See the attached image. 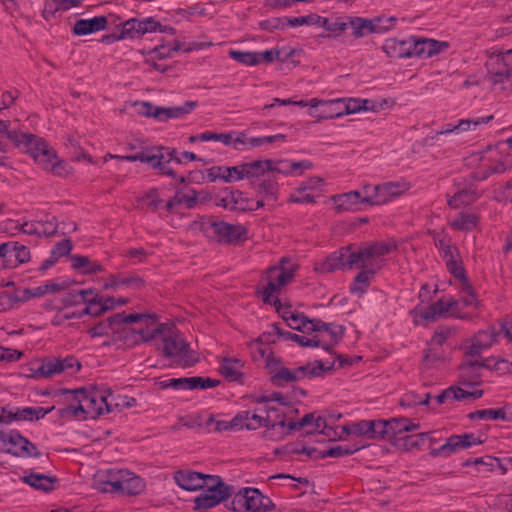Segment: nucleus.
I'll use <instances>...</instances> for the list:
<instances>
[{"mask_svg":"<svg viewBox=\"0 0 512 512\" xmlns=\"http://www.w3.org/2000/svg\"><path fill=\"white\" fill-rule=\"evenodd\" d=\"M219 384L218 380L209 377H182L159 380L155 383L159 389L165 390L172 388L175 390H193V389H206L213 388Z\"/></svg>","mask_w":512,"mask_h":512,"instance_id":"13","label":"nucleus"},{"mask_svg":"<svg viewBox=\"0 0 512 512\" xmlns=\"http://www.w3.org/2000/svg\"><path fill=\"white\" fill-rule=\"evenodd\" d=\"M459 304L460 302L453 297L441 298L426 307L417 305L410 314L416 326L433 323L439 319H467V314L461 313Z\"/></svg>","mask_w":512,"mask_h":512,"instance_id":"5","label":"nucleus"},{"mask_svg":"<svg viewBox=\"0 0 512 512\" xmlns=\"http://www.w3.org/2000/svg\"><path fill=\"white\" fill-rule=\"evenodd\" d=\"M173 479L176 484L184 490L196 491L201 488L204 483L203 473H199L190 469L177 470Z\"/></svg>","mask_w":512,"mask_h":512,"instance_id":"26","label":"nucleus"},{"mask_svg":"<svg viewBox=\"0 0 512 512\" xmlns=\"http://www.w3.org/2000/svg\"><path fill=\"white\" fill-rule=\"evenodd\" d=\"M375 275L372 271L361 269L349 286V292L352 295L362 296L368 290Z\"/></svg>","mask_w":512,"mask_h":512,"instance_id":"41","label":"nucleus"},{"mask_svg":"<svg viewBox=\"0 0 512 512\" xmlns=\"http://www.w3.org/2000/svg\"><path fill=\"white\" fill-rule=\"evenodd\" d=\"M61 368L60 358H45L35 370L34 377L51 378L55 375L62 374Z\"/></svg>","mask_w":512,"mask_h":512,"instance_id":"44","label":"nucleus"},{"mask_svg":"<svg viewBox=\"0 0 512 512\" xmlns=\"http://www.w3.org/2000/svg\"><path fill=\"white\" fill-rule=\"evenodd\" d=\"M87 294H93V289H83L77 292L69 293L62 302L64 306L76 305L81 302L87 306L83 309V315L100 316L105 313V308L99 297L87 298Z\"/></svg>","mask_w":512,"mask_h":512,"instance_id":"19","label":"nucleus"},{"mask_svg":"<svg viewBox=\"0 0 512 512\" xmlns=\"http://www.w3.org/2000/svg\"><path fill=\"white\" fill-rule=\"evenodd\" d=\"M444 362V353L440 347L431 346L428 343V349L423 356V365L430 369Z\"/></svg>","mask_w":512,"mask_h":512,"instance_id":"55","label":"nucleus"},{"mask_svg":"<svg viewBox=\"0 0 512 512\" xmlns=\"http://www.w3.org/2000/svg\"><path fill=\"white\" fill-rule=\"evenodd\" d=\"M468 418L470 420H476V419H480V420L502 419V420H505L506 413L503 408H498V409L489 408V409H483V410H477L474 412H470L468 414Z\"/></svg>","mask_w":512,"mask_h":512,"instance_id":"58","label":"nucleus"},{"mask_svg":"<svg viewBox=\"0 0 512 512\" xmlns=\"http://www.w3.org/2000/svg\"><path fill=\"white\" fill-rule=\"evenodd\" d=\"M492 119H493V115H488L485 117H478V118L471 119V120L470 119H462L456 125H453L451 123L446 124L441 131L437 132V134L440 135V134H448V133H452V132L458 133V132L468 131L471 129L472 126L475 129L477 126H479L481 124H486V123L490 122Z\"/></svg>","mask_w":512,"mask_h":512,"instance_id":"37","label":"nucleus"},{"mask_svg":"<svg viewBox=\"0 0 512 512\" xmlns=\"http://www.w3.org/2000/svg\"><path fill=\"white\" fill-rule=\"evenodd\" d=\"M483 390L481 389H475L473 391L466 390L462 387L458 386H450L449 388L445 389L442 393H440L437 396V402L439 404H444L449 401H460V400H466V399H479L483 396Z\"/></svg>","mask_w":512,"mask_h":512,"instance_id":"25","label":"nucleus"},{"mask_svg":"<svg viewBox=\"0 0 512 512\" xmlns=\"http://www.w3.org/2000/svg\"><path fill=\"white\" fill-rule=\"evenodd\" d=\"M323 434L326 437H335L337 435L333 427L329 426V422L326 417L315 414V422L313 428L307 431V434Z\"/></svg>","mask_w":512,"mask_h":512,"instance_id":"60","label":"nucleus"},{"mask_svg":"<svg viewBox=\"0 0 512 512\" xmlns=\"http://www.w3.org/2000/svg\"><path fill=\"white\" fill-rule=\"evenodd\" d=\"M351 246L343 247L330 254L322 263L315 267L320 273H331L339 269H348Z\"/></svg>","mask_w":512,"mask_h":512,"instance_id":"22","label":"nucleus"},{"mask_svg":"<svg viewBox=\"0 0 512 512\" xmlns=\"http://www.w3.org/2000/svg\"><path fill=\"white\" fill-rule=\"evenodd\" d=\"M339 211H356L360 204H367L359 191H350L334 198Z\"/></svg>","mask_w":512,"mask_h":512,"instance_id":"32","label":"nucleus"},{"mask_svg":"<svg viewBox=\"0 0 512 512\" xmlns=\"http://www.w3.org/2000/svg\"><path fill=\"white\" fill-rule=\"evenodd\" d=\"M316 347L331 351L342 339L344 330L341 326L333 328L330 324L316 319L315 330L313 331Z\"/></svg>","mask_w":512,"mask_h":512,"instance_id":"16","label":"nucleus"},{"mask_svg":"<svg viewBox=\"0 0 512 512\" xmlns=\"http://www.w3.org/2000/svg\"><path fill=\"white\" fill-rule=\"evenodd\" d=\"M118 469H106L100 470L96 473L93 479V487L102 493L117 494V482Z\"/></svg>","mask_w":512,"mask_h":512,"instance_id":"27","label":"nucleus"},{"mask_svg":"<svg viewBox=\"0 0 512 512\" xmlns=\"http://www.w3.org/2000/svg\"><path fill=\"white\" fill-rule=\"evenodd\" d=\"M428 439H430V433L425 432L404 435L398 438L397 445L405 451H411L422 447Z\"/></svg>","mask_w":512,"mask_h":512,"instance_id":"49","label":"nucleus"},{"mask_svg":"<svg viewBox=\"0 0 512 512\" xmlns=\"http://www.w3.org/2000/svg\"><path fill=\"white\" fill-rule=\"evenodd\" d=\"M332 367L325 368L322 361L315 360L307 362L293 370L282 367L273 376L272 380L278 385L285 383L295 382L304 378H313L321 376L326 370H331Z\"/></svg>","mask_w":512,"mask_h":512,"instance_id":"12","label":"nucleus"},{"mask_svg":"<svg viewBox=\"0 0 512 512\" xmlns=\"http://www.w3.org/2000/svg\"><path fill=\"white\" fill-rule=\"evenodd\" d=\"M442 46L447 47V44L433 39H420L414 41V47L411 53L412 56L416 55L418 57L428 58L439 53Z\"/></svg>","mask_w":512,"mask_h":512,"instance_id":"35","label":"nucleus"},{"mask_svg":"<svg viewBox=\"0 0 512 512\" xmlns=\"http://www.w3.org/2000/svg\"><path fill=\"white\" fill-rule=\"evenodd\" d=\"M210 227L220 243L234 244L247 238V229L241 224H230L220 220L212 221Z\"/></svg>","mask_w":512,"mask_h":512,"instance_id":"17","label":"nucleus"},{"mask_svg":"<svg viewBox=\"0 0 512 512\" xmlns=\"http://www.w3.org/2000/svg\"><path fill=\"white\" fill-rule=\"evenodd\" d=\"M342 102H343L342 105L334 106L333 110L325 111V112L317 115V118L318 119L339 118L343 115L353 114V113L359 112L363 109L358 100L350 99L347 102H344L342 100ZM310 115L316 117V115H313L312 113H310Z\"/></svg>","mask_w":512,"mask_h":512,"instance_id":"33","label":"nucleus"},{"mask_svg":"<svg viewBox=\"0 0 512 512\" xmlns=\"http://www.w3.org/2000/svg\"><path fill=\"white\" fill-rule=\"evenodd\" d=\"M272 330L274 333L279 335L284 340H290V341L296 342L297 344H299L302 347H316V344L314 343L315 342L314 334L311 337L304 336V335H298V334L292 333L290 331L282 330L278 324H273Z\"/></svg>","mask_w":512,"mask_h":512,"instance_id":"51","label":"nucleus"},{"mask_svg":"<svg viewBox=\"0 0 512 512\" xmlns=\"http://www.w3.org/2000/svg\"><path fill=\"white\" fill-rule=\"evenodd\" d=\"M230 496H227L223 491L215 493L203 492L198 495L194 500L195 510H207L215 507L220 502L225 501Z\"/></svg>","mask_w":512,"mask_h":512,"instance_id":"39","label":"nucleus"},{"mask_svg":"<svg viewBox=\"0 0 512 512\" xmlns=\"http://www.w3.org/2000/svg\"><path fill=\"white\" fill-rule=\"evenodd\" d=\"M502 67L491 75L493 85H500V89L512 91V50L506 51L499 58Z\"/></svg>","mask_w":512,"mask_h":512,"instance_id":"21","label":"nucleus"},{"mask_svg":"<svg viewBox=\"0 0 512 512\" xmlns=\"http://www.w3.org/2000/svg\"><path fill=\"white\" fill-rule=\"evenodd\" d=\"M379 420H360L341 427L342 433L346 435H355L366 437L368 439H379L378 429Z\"/></svg>","mask_w":512,"mask_h":512,"instance_id":"23","label":"nucleus"},{"mask_svg":"<svg viewBox=\"0 0 512 512\" xmlns=\"http://www.w3.org/2000/svg\"><path fill=\"white\" fill-rule=\"evenodd\" d=\"M257 192L263 198L275 201L277 199L278 184L274 179H265L257 186Z\"/></svg>","mask_w":512,"mask_h":512,"instance_id":"62","label":"nucleus"},{"mask_svg":"<svg viewBox=\"0 0 512 512\" xmlns=\"http://www.w3.org/2000/svg\"><path fill=\"white\" fill-rule=\"evenodd\" d=\"M483 441L473 433H464L461 435H451L446 442L437 449H433L430 454L433 457H449L455 452L467 449L473 445L482 444Z\"/></svg>","mask_w":512,"mask_h":512,"instance_id":"15","label":"nucleus"},{"mask_svg":"<svg viewBox=\"0 0 512 512\" xmlns=\"http://www.w3.org/2000/svg\"><path fill=\"white\" fill-rule=\"evenodd\" d=\"M65 393L71 394L76 402H80L84 419H96L104 413L112 412L113 406H120L119 403H113V394L109 388H80L73 391L66 390Z\"/></svg>","mask_w":512,"mask_h":512,"instance_id":"3","label":"nucleus"},{"mask_svg":"<svg viewBox=\"0 0 512 512\" xmlns=\"http://www.w3.org/2000/svg\"><path fill=\"white\" fill-rule=\"evenodd\" d=\"M69 395V403L63 407L58 409V415L60 418H79L82 417L84 419L83 407L80 402H76L71 394Z\"/></svg>","mask_w":512,"mask_h":512,"instance_id":"59","label":"nucleus"},{"mask_svg":"<svg viewBox=\"0 0 512 512\" xmlns=\"http://www.w3.org/2000/svg\"><path fill=\"white\" fill-rule=\"evenodd\" d=\"M419 423H413L407 418H391L389 420H379L378 429L380 434L379 439H386L390 442L398 443V438L403 433L417 430Z\"/></svg>","mask_w":512,"mask_h":512,"instance_id":"14","label":"nucleus"},{"mask_svg":"<svg viewBox=\"0 0 512 512\" xmlns=\"http://www.w3.org/2000/svg\"><path fill=\"white\" fill-rule=\"evenodd\" d=\"M108 24L105 16H96L92 19H79L75 22L73 33L75 35H87L104 30Z\"/></svg>","mask_w":512,"mask_h":512,"instance_id":"30","label":"nucleus"},{"mask_svg":"<svg viewBox=\"0 0 512 512\" xmlns=\"http://www.w3.org/2000/svg\"><path fill=\"white\" fill-rule=\"evenodd\" d=\"M362 448V446H349V445H337L334 447H331L327 451L321 453L320 457H344L348 455H352L353 453L359 451Z\"/></svg>","mask_w":512,"mask_h":512,"instance_id":"64","label":"nucleus"},{"mask_svg":"<svg viewBox=\"0 0 512 512\" xmlns=\"http://www.w3.org/2000/svg\"><path fill=\"white\" fill-rule=\"evenodd\" d=\"M457 192L448 199V205L452 208H459L473 203L480 197L481 192L472 184L459 182Z\"/></svg>","mask_w":512,"mask_h":512,"instance_id":"24","label":"nucleus"},{"mask_svg":"<svg viewBox=\"0 0 512 512\" xmlns=\"http://www.w3.org/2000/svg\"><path fill=\"white\" fill-rule=\"evenodd\" d=\"M348 27L353 29V35L356 38H361L367 34L373 33V31H379L382 28L377 26V21L371 22V19L361 17H349Z\"/></svg>","mask_w":512,"mask_h":512,"instance_id":"38","label":"nucleus"},{"mask_svg":"<svg viewBox=\"0 0 512 512\" xmlns=\"http://www.w3.org/2000/svg\"><path fill=\"white\" fill-rule=\"evenodd\" d=\"M457 333V326L440 325L432 335L430 345L441 348L448 340L456 337Z\"/></svg>","mask_w":512,"mask_h":512,"instance_id":"50","label":"nucleus"},{"mask_svg":"<svg viewBox=\"0 0 512 512\" xmlns=\"http://www.w3.org/2000/svg\"><path fill=\"white\" fill-rule=\"evenodd\" d=\"M271 165V160H256L244 163L245 179H252L262 176L267 171V166Z\"/></svg>","mask_w":512,"mask_h":512,"instance_id":"57","label":"nucleus"},{"mask_svg":"<svg viewBox=\"0 0 512 512\" xmlns=\"http://www.w3.org/2000/svg\"><path fill=\"white\" fill-rule=\"evenodd\" d=\"M231 211H253V200L244 195L242 191L229 188Z\"/></svg>","mask_w":512,"mask_h":512,"instance_id":"48","label":"nucleus"},{"mask_svg":"<svg viewBox=\"0 0 512 512\" xmlns=\"http://www.w3.org/2000/svg\"><path fill=\"white\" fill-rule=\"evenodd\" d=\"M273 400L286 404L283 395L280 393H273L271 397L264 395L253 397V402L263 404L264 407L239 411L234 416V426H238L239 430H257L267 425L270 421V414L277 412V408L270 405Z\"/></svg>","mask_w":512,"mask_h":512,"instance_id":"6","label":"nucleus"},{"mask_svg":"<svg viewBox=\"0 0 512 512\" xmlns=\"http://www.w3.org/2000/svg\"><path fill=\"white\" fill-rule=\"evenodd\" d=\"M229 56L236 62L246 66L259 65V60L257 59L256 52L230 50Z\"/></svg>","mask_w":512,"mask_h":512,"instance_id":"63","label":"nucleus"},{"mask_svg":"<svg viewBox=\"0 0 512 512\" xmlns=\"http://www.w3.org/2000/svg\"><path fill=\"white\" fill-rule=\"evenodd\" d=\"M72 268L81 270L84 274H96L103 272V266L97 261H91L87 256L74 255L71 258Z\"/></svg>","mask_w":512,"mask_h":512,"instance_id":"47","label":"nucleus"},{"mask_svg":"<svg viewBox=\"0 0 512 512\" xmlns=\"http://www.w3.org/2000/svg\"><path fill=\"white\" fill-rule=\"evenodd\" d=\"M288 319H290V321L287 323V325L291 329L303 333H313L315 330L316 319H309L303 313L297 312L295 315H290Z\"/></svg>","mask_w":512,"mask_h":512,"instance_id":"52","label":"nucleus"},{"mask_svg":"<svg viewBox=\"0 0 512 512\" xmlns=\"http://www.w3.org/2000/svg\"><path fill=\"white\" fill-rule=\"evenodd\" d=\"M263 427H265L263 437L270 441H280L294 430L292 422L287 423L284 415L278 410L276 413L270 414L269 423Z\"/></svg>","mask_w":512,"mask_h":512,"instance_id":"20","label":"nucleus"},{"mask_svg":"<svg viewBox=\"0 0 512 512\" xmlns=\"http://www.w3.org/2000/svg\"><path fill=\"white\" fill-rule=\"evenodd\" d=\"M448 271L461 282V288L470 289V282L466 276L462 260L459 258L446 263Z\"/></svg>","mask_w":512,"mask_h":512,"instance_id":"56","label":"nucleus"},{"mask_svg":"<svg viewBox=\"0 0 512 512\" xmlns=\"http://www.w3.org/2000/svg\"><path fill=\"white\" fill-rule=\"evenodd\" d=\"M227 507L235 512H266L274 508L271 499L264 496L256 488H242L227 504Z\"/></svg>","mask_w":512,"mask_h":512,"instance_id":"8","label":"nucleus"},{"mask_svg":"<svg viewBox=\"0 0 512 512\" xmlns=\"http://www.w3.org/2000/svg\"><path fill=\"white\" fill-rule=\"evenodd\" d=\"M117 494L126 496L141 495L146 489V482L143 478L127 469H118Z\"/></svg>","mask_w":512,"mask_h":512,"instance_id":"18","label":"nucleus"},{"mask_svg":"<svg viewBox=\"0 0 512 512\" xmlns=\"http://www.w3.org/2000/svg\"><path fill=\"white\" fill-rule=\"evenodd\" d=\"M243 362L236 358H223L220 365L221 374L231 380L237 381L242 377Z\"/></svg>","mask_w":512,"mask_h":512,"instance_id":"42","label":"nucleus"},{"mask_svg":"<svg viewBox=\"0 0 512 512\" xmlns=\"http://www.w3.org/2000/svg\"><path fill=\"white\" fill-rule=\"evenodd\" d=\"M479 217L474 213L461 212L452 221L451 227L459 231H470L478 224Z\"/></svg>","mask_w":512,"mask_h":512,"instance_id":"53","label":"nucleus"},{"mask_svg":"<svg viewBox=\"0 0 512 512\" xmlns=\"http://www.w3.org/2000/svg\"><path fill=\"white\" fill-rule=\"evenodd\" d=\"M8 262L5 268H14L19 264L26 263L30 260V250L25 245L18 242H7Z\"/></svg>","mask_w":512,"mask_h":512,"instance_id":"31","label":"nucleus"},{"mask_svg":"<svg viewBox=\"0 0 512 512\" xmlns=\"http://www.w3.org/2000/svg\"><path fill=\"white\" fill-rule=\"evenodd\" d=\"M119 286H129L133 288H141L144 286V280L139 277L138 275H132V276H122L120 274L118 275H111L108 278V282L105 284V289H114Z\"/></svg>","mask_w":512,"mask_h":512,"instance_id":"46","label":"nucleus"},{"mask_svg":"<svg viewBox=\"0 0 512 512\" xmlns=\"http://www.w3.org/2000/svg\"><path fill=\"white\" fill-rule=\"evenodd\" d=\"M22 481L36 490L50 492L55 489L57 478L39 473H30L23 476Z\"/></svg>","mask_w":512,"mask_h":512,"instance_id":"34","label":"nucleus"},{"mask_svg":"<svg viewBox=\"0 0 512 512\" xmlns=\"http://www.w3.org/2000/svg\"><path fill=\"white\" fill-rule=\"evenodd\" d=\"M397 247L396 241H374L359 247L357 250L351 248L348 269L357 267L376 274L385 264L384 257L395 251Z\"/></svg>","mask_w":512,"mask_h":512,"instance_id":"2","label":"nucleus"},{"mask_svg":"<svg viewBox=\"0 0 512 512\" xmlns=\"http://www.w3.org/2000/svg\"><path fill=\"white\" fill-rule=\"evenodd\" d=\"M115 159L127 162H142L147 163L153 169H157L160 174L169 176L176 179L175 171L168 166L170 161H175L178 164L182 163V159L177 156L175 148L164 146H153L147 148L146 152L141 151L131 155H115Z\"/></svg>","mask_w":512,"mask_h":512,"instance_id":"4","label":"nucleus"},{"mask_svg":"<svg viewBox=\"0 0 512 512\" xmlns=\"http://www.w3.org/2000/svg\"><path fill=\"white\" fill-rule=\"evenodd\" d=\"M7 138L17 147H23L44 170L59 177L69 174L67 164L58 159L55 151L44 140L19 131H8Z\"/></svg>","mask_w":512,"mask_h":512,"instance_id":"1","label":"nucleus"},{"mask_svg":"<svg viewBox=\"0 0 512 512\" xmlns=\"http://www.w3.org/2000/svg\"><path fill=\"white\" fill-rule=\"evenodd\" d=\"M500 331H497L495 327H488L485 330H481L475 334L473 338H475L476 343L478 345L488 349L495 342H497V337L499 336Z\"/></svg>","mask_w":512,"mask_h":512,"instance_id":"61","label":"nucleus"},{"mask_svg":"<svg viewBox=\"0 0 512 512\" xmlns=\"http://www.w3.org/2000/svg\"><path fill=\"white\" fill-rule=\"evenodd\" d=\"M80 3V0H45L42 12L43 17L45 19L54 17L58 11H67L79 6Z\"/></svg>","mask_w":512,"mask_h":512,"instance_id":"40","label":"nucleus"},{"mask_svg":"<svg viewBox=\"0 0 512 512\" xmlns=\"http://www.w3.org/2000/svg\"><path fill=\"white\" fill-rule=\"evenodd\" d=\"M295 270L296 268L293 265L286 266L285 259H282L279 265L269 267L266 270L264 278L266 284L260 291L264 303L274 305L277 309L279 308L281 304L278 295L281 289L292 281Z\"/></svg>","mask_w":512,"mask_h":512,"instance_id":"7","label":"nucleus"},{"mask_svg":"<svg viewBox=\"0 0 512 512\" xmlns=\"http://www.w3.org/2000/svg\"><path fill=\"white\" fill-rule=\"evenodd\" d=\"M203 482L201 484V488L203 492L208 493H217L218 491H223L227 496H231L233 492V488L227 484H225L219 476L203 474Z\"/></svg>","mask_w":512,"mask_h":512,"instance_id":"43","label":"nucleus"},{"mask_svg":"<svg viewBox=\"0 0 512 512\" xmlns=\"http://www.w3.org/2000/svg\"><path fill=\"white\" fill-rule=\"evenodd\" d=\"M0 451L22 458H37L41 455L36 445L17 430L0 431Z\"/></svg>","mask_w":512,"mask_h":512,"instance_id":"10","label":"nucleus"},{"mask_svg":"<svg viewBox=\"0 0 512 512\" xmlns=\"http://www.w3.org/2000/svg\"><path fill=\"white\" fill-rule=\"evenodd\" d=\"M54 410V406L44 407H23L15 408V410L9 411L10 419L14 421H34L44 418L47 414Z\"/></svg>","mask_w":512,"mask_h":512,"instance_id":"28","label":"nucleus"},{"mask_svg":"<svg viewBox=\"0 0 512 512\" xmlns=\"http://www.w3.org/2000/svg\"><path fill=\"white\" fill-rule=\"evenodd\" d=\"M311 167L312 163L307 160L299 162H293L289 160H271V165L267 166V171L287 175L296 173L299 170V174H301L304 170L310 169Z\"/></svg>","mask_w":512,"mask_h":512,"instance_id":"29","label":"nucleus"},{"mask_svg":"<svg viewBox=\"0 0 512 512\" xmlns=\"http://www.w3.org/2000/svg\"><path fill=\"white\" fill-rule=\"evenodd\" d=\"M197 106V102L188 101L179 107L157 108L154 118L159 121H167L170 118H179L191 112Z\"/></svg>","mask_w":512,"mask_h":512,"instance_id":"36","label":"nucleus"},{"mask_svg":"<svg viewBox=\"0 0 512 512\" xmlns=\"http://www.w3.org/2000/svg\"><path fill=\"white\" fill-rule=\"evenodd\" d=\"M162 343L163 355L167 358H174L177 365L185 368L193 366L198 361L188 342L180 333L169 332L163 335Z\"/></svg>","mask_w":512,"mask_h":512,"instance_id":"9","label":"nucleus"},{"mask_svg":"<svg viewBox=\"0 0 512 512\" xmlns=\"http://www.w3.org/2000/svg\"><path fill=\"white\" fill-rule=\"evenodd\" d=\"M405 41H397L395 39L387 40L383 45V50L390 58H403V57H411V51L405 48Z\"/></svg>","mask_w":512,"mask_h":512,"instance_id":"54","label":"nucleus"},{"mask_svg":"<svg viewBox=\"0 0 512 512\" xmlns=\"http://www.w3.org/2000/svg\"><path fill=\"white\" fill-rule=\"evenodd\" d=\"M507 166L503 161L497 160L495 164H482L476 171L471 172L469 178L473 181L486 180L491 174L504 173Z\"/></svg>","mask_w":512,"mask_h":512,"instance_id":"45","label":"nucleus"},{"mask_svg":"<svg viewBox=\"0 0 512 512\" xmlns=\"http://www.w3.org/2000/svg\"><path fill=\"white\" fill-rule=\"evenodd\" d=\"M411 188L407 181H390L375 186H365L363 188L365 201L369 205H382L401 196Z\"/></svg>","mask_w":512,"mask_h":512,"instance_id":"11","label":"nucleus"}]
</instances>
